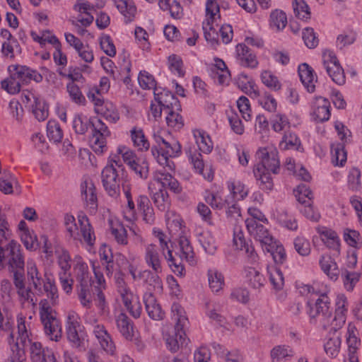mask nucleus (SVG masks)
I'll list each match as a JSON object with an SVG mask.
<instances>
[{"mask_svg":"<svg viewBox=\"0 0 362 362\" xmlns=\"http://www.w3.org/2000/svg\"><path fill=\"white\" fill-rule=\"evenodd\" d=\"M28 325L26 324L25 317L21 314L17 316V333L16 341H14V336L12 332L9 334L8 343L11 348V354L8 357L9 362H26V356L24 347L27 342L30 344L29 354L32 362H43L48 355L53 352L47 347H44L40 342L32 341L29 339Z\"/></svg>","mask_w":362,"mask_h":362,"instance_id":"obj_1","label":"nucleus"},{"mask_svg":"<svg viewBox=\"0 0 362 362\" xmlns=\"http://www.w3.org/2000/svg\"><path fill=\"white\" fill-rule=\"evenodd\" d=\"M47 296L49 299H42L39 303V314L46 334L52 341H58L62 335V325L53 308L58 302L57 288L47 286Z\"/></svg>","mask_w":362,"mask_h":362,"instance_id":"obj_2","label":"nucleus"},{"mask_svg":"<svg viewBox=\"0 0 362 362\" xmlns=\"http://www.w3.org/2000/svg\"><path fill=\"white\" fill-rule=\"evenodd\" d=\"M116 260L119 267V276L116 281L117 301L122 303L129 313L137 318L141 313V304L123 278L127 268L131 267V264L120 253L117 254Z\"/></svg>","mask_w":362,"mask_h":362,"instance_id":"obj_3","label":"nucleus"},{"mask_svg":"<svg viewBox=\"0 0 362 362\" xmlns=\"http://www.w3.org/2000/svg\"><path fill=\"white\" fill-rule=\"evenodd\" d=\"M103 126L100 120H98L95 124L92 123L87 117L81 115L76 116L73 120V128L77 134H84L88 128L93 127V135L90 142L93 151L98 156L103 152L105 147V135L107 133V127Z\"/></svg>","mask_w":362,"mask_h":362,"instance_id":"obj_4","label":"nucleus"},{"mask_svg":"<svg viewBox=\"0 0 362 362\" xmlns=\"http://www.w3.org/2000/svg\"><path fill=\"white\" fill-rule=\"evenodd\" d=\"M8 266L13 278L25 276V261L21 245L13 240L5 247H0V268Z\"/></svg>","mask_w":362,"mask_h":362,"instance_id":"obj_5","label":"nucleus"},{"mask_svg":"<svg viewBox=\"0 0 362 362\" xmlns=\"http://www.w3.org/2000/svg\"><path fill=\"white\" fill-rule=\"evenodd\" d=\"M301 293H316L318 298L314 303H308L307 313L311 323L317 322L322 325L327 324V317L331 313L330 300L325 293H318L315 288L310 285H304L301 287Z\"/></svg>","mask_w":362,"mask_h":362,"instance_id":"obj_6","label":"nucleus"},{"mask_svg":"<svg viewBox=\"0 0 362 362\" xmlns=\"http://www.w3.org/2000/svg\"><path fill=\"white\" fill-rule=\"evenodd\" d=\"M79 226L76 223L74 216L66 214L64 216V225L69 236L74 240L85 243L88 245H93L95 237L88 217L85 215L78 216Z\"/></svg>","mask_w":362,"mask_h":362,"instance_id":"obj_7","label":"nucleus"},{"mask_svg":"<svg viewBox=\"0 0 362 362\" xmlns=\"http://www.w3.org/2000/svg\"><path fill=\"white\" fill-rule=\"evenodd\" d=\"M280 170L279 160H261L253 170L259 188L270 191L273 188V182L270 173H278Z\"/></svg>","mask_w":362,"mask_h":362,"instance_id":"obj_8","label":"nucleus"},{"mask_svg":"<svg viewBox=\"0 0 362 362\" xmlns=\"http://www.w3.org/2000/svg\"><path fill=\"white\" fill-rule=\"evenodd\" d=\"M26 276L29 285L36 291L42 293V288L47 293V286L49 284L53 288H57L55 283L46 274L40 271L35 261L29 259L26 264Z\"/></svg>","mask_w":362,"mask_h":362,"instance_id":"obj_9","label":"nucleus"},{"mask_svg":"<svg viewBox=\"0 0 362 362\" xmlns=\"http://www.w3.org/2000/svg\"><path fill=\"white\" fill-rule=\"evenodd\" d=\"M347 311L348 301L346 296L342 294L337 296L334 317L330 313L327 317V324H322L321 326L330 331L337 332L344 325Z\"/></svg>","mask_w":362,"mask_h":362,"instance_id":"obj_10","label":"nucleus"},{"mask_svg":"<svg viewBox=\"0 0 362 362\" xmlns=\"http://www.w3.org/2000/svg\"><path fill=\"white\" fill-rule=\"evenodd\" d=\"M323 66L332 80L338 85L345 83L346 77L337 57L330 50H325L322 54Z\"/></svg>","mask_w":362,"mask_h":362,"instance_id":"obj_11","label":"nucleus"},{"mask_svg":"<svg viewBox=\"0 0 362 362\" xmlns=\"http://www.w3.org/2000/svg\"><path fill=\"white\" fill-rule=\"evenodd\" d=\"M195 144L186 150V153L189 158H199L204 155H208L213 149V144L210 137L205 135L201 131L194 132Z\"/></svg>","mask_w":362,"mask_h":362,"instance_id":"obj_12","label":"nucleus"},{"mask_svg":"<svg viewBox=\"0 0 362 362\" xmlns=\"http://www.w3.org/2000/svg\"><path fill=\"white\" fill-rule=\"evenodd\" d=\"M152 233L154 237L159 240V248L163 251V253L165 252V250H168V254L167 255H165V257L167 259L168 265L171 268L172 271L177 275L182 276L184 274L185 268L180 263H177L176 260L173 257V252L168 247V241L165 234L158 228H153Z\"/></svg>","mask_w":362,"mask_h":362,"instance_id":"obj_13","label":"nucleus"},{"mask_svg":"<svg viewBox=\"0 0 362 362\" xmlns=\"http://www.w3.org/2000/svg\"><path fill=\"white\" fill-rule=\"evenodd\" d=\"M163 255V251L156 244L149 243L144 246V259L145 263L153 272H162Z\"/></svg>","mask_w":362,"mask_h":362,"instance_id":"obj_14","label":"nucleus"},{"mask_svg":"<svg viewBox=\"0 0 362 362\" xmlns=\"http://www.w3.org/2000/svg\"><path fill=\"white\" fill-rule=\"evenodd\" d=\"M245 224L250 235L259 241L262 248L269 245L274 240L268 229L261 223H256L253 219H246Z\"/></svg>","mask_w":362,"mask_h":362,"instance_id":"obj_15","label":"nucleus"},{"mask_svg":"<svg viewBox=\"0 0 362 362\" xmlns=\"http://www.w3.org/2000/svg\"><path fill=\"white\" fill-rule=\"evenodd\" d=\"M74 275L77 282L76 287L92 286V279L88 266L81 256H76L74 259Z\"/></svg>","mask_w":362,"mask_h":362,"instance_id":"obj_16","label":"nucleus"},{"mask_svg":"<svg viewBox=\"0 0 362 362\" xmlns=\"http://www.w3.org/2000/svg\"><path fill=\"white\" fill-rule=\"evenodd\" d=\"M311 116L317 122L327 121L330 117V103L322 97H316L312 102Z\"/></svg>","mask_w":362,"mask_h":362,"instance_id":"obj_17","label":"nucleus"},{"mask_svg":"<svg viewBox=\"0 0 362 362\" xmlns=\"http://www.w3.org/2000/svg\"><path fill=\"white\" fill-rule=\"evenodd\" d=\"M131 61L129 59V54L124 49L119 54L117 66L118 81H122L127 86V89H130L131 86Z\"/></svg>","mask_w":362,"mask_h":362,"instance_id":"obj_18","label":"nucleus"},{"mask_svg":"<svg viewBox=\"0 0 362 362\" xmlns=\"http://www.w3.org/2000/svg\"><path fill=\"white\" fill-rule=\"evenodd\" d=\"M161 272H156L153 270L144 269L139 272V281H141L149 292L152 291L162 292L163 282L159 276Z\"/></svg>","mask_w":362,"mask_h":362,"instance_id":"obj_19","label":"nucleus"},{"mask_svg":"<svg viewBox=\"0 0 362 362\" xmlns=\"http://www.w3.org/2000/svg\"><path fill=\"white\" fill-rule=\"evenodd\" d=\"M81 196L86 202L91 213H95L98 208L95 188L92 180L85 179L81 185Z\"/></svg>","mask_w":362,"mask_h":362,"instance_id":"obj_20","label":"nucleus"},{"mask_svg":"<svg viewBox=\"0 0 362 362\" xmlns=\"http://www.w3.org/2000/svg\"><path fill=\"white\" fill-rule=\"evenodd\" d=\"M237 60L240 65L244 67L255 68L258 65L256 55L244 44L236 46Z\"/></svg>","mask_w":362,"mask_h":362,"instance_id":"obj_21","label":"nucleus"},{"mask_svg":"<svg viewBox=\"0 0 362 362\" xmlns=\"http://www.w3.org/2000/svg\"><path fill=\"white\" fill-rule=\"evenodd\" d=\"M153 94L155 100L160 106L163 107L164 110L169 108L180 110V102L170 91L165 89L159 91L158 88H155Z\"/></svg>","mask_w":362,"mask_h":362,"instance_id":"obj_22","label":"nucleus"},{"mask_svg":"<svg viewBox=\"0 0 362 362\" xmlns=\"http://www.w3.org/2000/svg\"><path fill=\"white\" fill-rule=\"evenodd\" d=\"M298 75L307 90L313 93L315 90V83L317 81L314 70L308 64L303 63L298 66Z\"/></svg>","mask_w":362,"mask_h":362,"instance_id":"obj_23","label":"nucleus"},{"mask_svg":"<svg viewBox=\"0 0 362 362\" xmlns=\"http://www.w3.org/2000/svg\"><path fill=\"white\" fill-rule=\"evenodd\" d=\"M316 230L320 235L322 241L329 248L339 252L340 240L334 230L325 226H317Z\"/></svg>","mask_w":362,"mask_h":362,"instance_id":"obj_24","label":"nucleus"},{"mask_svg":"<svg viewBox=\"0 0 362 362\" xmlns=\"http://www.w3.org/2000/svg\"><path fill=\"white\" fill-rule=\"evenodd\" d=\"M115 6L122 16L124 22H132L136 14V7L132 0H115Z\"/></svg>","mask_w":362,"mask_h":362,"instance_id":"obj_25","label":"nucleus"},{"mask_svg":"<svg viewBox=\"0 0 362 362\" xmlns=\"http://www.w3.org/2000/svg\"><path fill=\"white\" fill-rule=\"evenodd\" d=\"M144 302L148 316L156 320H162L164 317V312L160 305L157 303L152 292H146L144 295Z\"/></svg>","mask_w":362,"mask_h":362,"instance_id":"obj_26","label":"nucleus"},{"mask_svg":"<svg viewBox=\"0 0 362 362\" xmlns=\"http://www.w3.org/2000/svg\"><path fill=\"white\" fill-rule=\"evenodd\" d=\"M319 264L322 271L332 281H336L340 274L337 262L329 255H323L320 257Z\"/></svg>","mask_w":362,"mask_h":362,"instance_id":"obj_27","label":"nucleus"},{"mask_svg":"<svg viewBox=\"0 0 362 362\" xmlns=\"http://www.w3.org/2000/svg\"><path fill=\"white\" fill-rule=\"evenodd\" d=\"M93 333L101 348L107 353L112 355L113 350L112 337L110 334L107 333L105 327L103 325H93Z\"/></svg>","mask_w":362,"mask_h":362,"instance_id":"obj_28","label":"nucleus"},{"mask_svg":"<svg viewBox=\"0 0 362 362\" xmlns=\"http://www.w3.org/2000/svg\"><path fill=\"white\" fill-rule=\"evenodd\" d=\"M153 155L155 156V151L157 152V156H161L163 158H176L180 156L181 153V146L179 142L173 141V142H166L164 145L160 146V148L153 147Z\"/></svg>","mask_w":362,"mask_h":362,"instance_id":"obj_29","label":"nucleus"},{"mask_svg":"<svg viewBox=\"0 0 362 362\" xmlns=\"http://www.w3.org/2000/svg\"><path fill=\"white\" fill-rule=\"evenodd\" d=\"M166 226L173 235H180L183 231V221L180 216L173 211H168L165 214Z\"/></svg>","mask_w":362,"mask_h":362,"instance_id":"obj_30","label":"nucleus"},{"mask_svg":"<svg viewBox=\"0 0 362 362\" xmlns=\"http://www.w3.org/2000/svg\"><path fill=\"white\" fill-rule=\"evenodd\" d=\"M13 281L21 300L23 302L30 303L35 306L36 305V301L34 300V293L31 290L33 287L25 286V276L13 278Z\"/></svg>","mask_w":362,"mask_h":362,"instance_id":"obj_31","label":"nucleus"},{"mask_svg":"<svg viewBox=\"0 0 362 362\" xmlns=\"http://www.w3.org/2000/svg\"><path fill=\"white\" fill-rule=\"evenodd\" d=\"M155 177L163 187L169 188L174 193L180 194L182 192V187L180 183L170 173H164L161 170H158L156 174H155Z\"/></svg>","mask_w":362,"mask_h":362,"instance_id":"obj_32","label":"nucleus"},{"mask_svg":"<svg viewBox=\"0 0 362 362\" xmlns=\"http://www.w3.org/2000/svg\"><path fill=\"white\" fill-rule=\"evenodd\" d=\"M179 246L181 259H185L190 265H194L196 263L195 254L189 239L186 236H180Z\"/></svg>","mask_w":362,"mask_h":362,"instance_id":"obj_33","label":"nucleus"},{"mask_svg":"<svg viewBox=\"0 0 362 362\" xmlns=\"http://www.w3.org/2000/svg\"><path fill=\"white\" fill-rule=\"evenodd\" d=\"M152 186V183L148 185V190L154 204L160 211H164L168 210L170 206L168 192L163 189H160L158 192L153 193Z\"/></svg>","mask_w":362,"mask_h":362,"instance_id":"obj_34","label":"nucleus"},{"mask_svg":"<svg viewBox=\"0 0 362 362\" xmlns=\"http://www.w3.org/2000/svg\"><path fill=\"white\" fill-rule=\"evenodd\" d=\"M294 355L292 348L287 345L275 346L270 351L272 362H286Z\"/></svg>","mask_w":362,"mask_h":362,"instance_id":"obj_35","label":"nucleus"},{"mask_svg":"<svg viewBox=\"0 0 362 362\" xmlns=\"http://www.w3.org/2000/svg\"><path fill=\"white\" fill-rule=\"evenodd\" d=\"M245 272L246 282L252 288L260 290L264 286V277L255 268L248 267Z\"/></svg>","mask_w":362,"mask_h":362,"instance_id":"obj_36","label":"nucleus"},{"mask_svg":"<svg viewBox=\"0 0 362 362\" xmlns=\"http://www.w3.org/2000/svg\"><path fill=\"white\" fill-rule=\"evenodd\" d=\"M227 188L232 194L233 199H244L249 193L246 185L240 180H230L227 182Z\"/></svg>","mask_w":362,"mask_h":362,"instance_id":"obj_37","label":"nucleus"},{"mask_svg":"<svg viewBox=\"0 0 362 362\" xmlns=\"http://www.w3.org/2000/svg\"><path fill=\"white\" fill-rule=\"evenodd\" d=\"M263 250L271 254L276 264H283L286 259V254L283 245L276 239L273 240L269 245H267Z\"/></svg>","mask_w":362,"mask_h":362,"instance_id":"obj_38","label":"nucleus"},{"mask_svg":"<svg viewBox=\"0 0 362 362\" xmlns=\"http://www.w3.org/2000/svg\"><path fill=\"white\" fill-rule=\"evenodd\" d=\"M209 286L211 291L218 293L224 286V277L221 272L216 269H209L207 272Z\"/></svg>","mask_w":362,"mask_h":362,"instance_id":"obj_39","label":"nucleus"},{"mask_svg":"<svg viewBox=\"0 0 362 362\" xmlns=\"http://www.w3.org/2000/svg\"><path fill=\"white\" fill-rule=\"evenodd\" d=\"M301 147V144L297 135L293 132H286L279 142V148L281 150L298 151Z\"/></svg>","mask_w":362,"mask_h":362,"instance_id":"obj_40","label":"nucleus"},{"mask_svg":"<svg viewBox=\"0 0 362 362\" xmlns=\"http://www.w3.org/2000/svg\"><path fill=\"white\" fill-rule=\"evenodd\" d=\"M175 329L177 330L175 336H169L166 339L167 347L172 352H176L180 346L187 344V339L183 329H181L180 327Z\"/></svg>","mask_w":362,"mask_h":362,"instance_id":"obj_41","label":"nucleus"},{"mask_svg":"<svg viewBox=\"0 0 362 362\" xmlns=\"http://www.w3.org/2000/svg\"><path fill=\"white\" fill-rule=\"evenodd\" d=\"M274 216L277 221L284 227L291 230H297L298 223L296 218L289 215L286 210L281 209L276 210Z\"/></svg>","mask_w":362,"mask_h":362,"instance_id":"obj_42","label":"nucleus"},{"mask_svg":"<svg viewBox=\"0 0 362 362\" xmlns=\"http://www.w3.org/2000/svg\"><path fill=\"white\" fill-rule=\"evenodd\" d=\"M1 52L4 57L14 60L16 55L21 53V47L17 40L4 41L2 43Z\"/></svg>","mask_w":362,"mask_h":362,"instance_id":"obj_43","label":"nucleus"},{"mask_svg":"<svg viewBox=\"0 0 362 362\" xmlns=\"http://www.w3.org/2000/svg\"><path fill=\"white\" fill-rule=\"evenodd\" d=\"M199 242L204 250L210 255H214L217 250L216 240L211 232L204 231L199 235Z\"/></svg>","mask_w":362,"mask_h":362,"instance_id":"obj_44","label":"nucleus"},{"mask_svg":"<svg viewBox=\"0 0 362 362\" xmlns=\"http://www.w3.org/2000/svg\"><path fill=\"white\" fill-rule=\"evenodd\" d=\"M117 327L122 335L127 340H132L133 338V326L130 320L127 315L122 313L118 316Z\"/></svg>","mask_w":362,"mask_h":362,"instance_id":"obj_45","label":"nucleus"},{"mask_svg":"<svg viewBox=\"0 0 362 362\" xmlns=\"http://www.w3.org/2000/svg\"><path fill=\"white\" fill-rule=\"evenodd\" d=\"M341 343L340 336L337 334H334L324 344L326 354L332 358L337 357L340 351Z\"/></svg>","mask_w":362,"mask_h":362,"instance_id":"obj_46","label":"nucleus"},{"mask_svg":"<svg viewBox=\"0 0 362 362\" xmlns=\"http://www.w3.org/2000/svg\"><path fill=\"white\" fill-rule=\"evenodd\" d=\"M206 202L213 209H222L226 208V205L230 204V200L223 199L221 196V192H209L205 196Z\"/></svg>","mask_w":362,"mask_h":362,"instance_id":"obj_47","label":"nucleus"},{"mask_svg":"<svg viewBox=\"0 0 362 362\" xmlns=\"http://www.w3.org/2000/svg\"><path fill=\"white\" fill-rule=\"evenodd\" d=\"M173 318L176 322L175 329H183L188 323L184 308L177 303H174L171 307Z\"/></svg>","mask_w":362,"mask_h":362,"instance_id":"obj_48","label":"nucleus"},{"mask_svg":"<svg viewBox=\"0 0 362 362\" xmlns=\"http://www.w3.org/2000/svg\"><path fill=\"white\" fill-rule=\"evenodd\" d=\"M177 111L175 108H169L164 110L167 114L165 119L168 126L175 130H179L184 126L182 117Z\"/></svg>","mask_w":362,"mask_h":362,"instance_id":"obj_49","label":"nucleus"},{"mask_svg":"<svg viewBox=\"0 0 362 362\" xmlns=\"http://www.w3.org/2000/svg\"><path fill=\"white\" fill-rule=\"evenodd\" d=\"M132 140L135 147L139 151H147L150 144L146 139L143 131L140 129L134 128L131 130Z\"/></svg>","mask_w":362,"mask_h":362,"instance_id":"obj_50","label":"nucleus"},{"mask_svg":"<svg viewBox=\"0 0 362 362\" xmlns=\"http://www.w3.org/2000/svg\"><path fill=\"white\" fill-rule=\"evenodd\" d=\"M55 253L57 258V263L61 269L62 272H69L71 269V256L67 250L64 247H57Z\"/></svg>","mask_w":362,"mask_h":362,"instance_id":"obj_51","label":"nucleus"},{"mask_svg":"<svg viewBox=\"0 0 362 362\" xmlns=\"http://www.w3.org/2000/svg\"><path fill=\"white\" fill-rule=\"evenodd\" d=\"M287 25L286 13L279 9L273 11L270 14V25L276 30H282Z\"/></svg>","mask_w":362,"mask_h":362,"instance_id":"obj_52","label":"nucleus"},{"mask_svg":"<svg viewBox=\"0 0 362 362\" xmlns=\"http://www.w3.org/2000/svg\"><path fill=\"white\" fill-rule=\"evenodd\" d=\"M111 160L110 163L107 165V166L103 169L102 172V182L103 185L106 190V192L112 196L113 191V164L112 163Z\"/></svg>","mask_w":362,"mask_h":362,"instance_id":"obj_53","label":"nucleus"},{"mask_svg":"<svg viewBox=\"0 0 362 362\" xmlns=\"http://www.w3.org/2000/svg\"><path fill=\"white\" fill-rule=\"evenodd\" d=\"M47 134L49 140L54 143L60 142L63 138V131L55 120H49L47 124Z\"/></svg>","mask_w":362,"mask_h":362,"instance_id":"obj_54","label":"nucleus"},{"mask_svg":"<svg viewBox=\"0 0 362 362\" xmlns=\"http://www.w3.org/2000/svg\"><path fill=\"white\" fill-rule=\"evenodd\" d=\"M267 272L271 284L276 290H280L284 284V279L281 271L275 266L267 267Z\"/></svg>","mask_w":362,"mask_h":362,"instance_id":"obj_55","label":"nucleus"},{"mask_svg":"<svg viewBox=\"0 0 362 362\" xmlns=\"http://www.w3.org/2000/svg\"><path fill=\"white\" fill-rule=\"evenodd\" d=\"M129 167L141 178L146 179L148 175V163L146 160H125Z\"/></svg>","mask_w":362,"mask_h":362,"instance_id":"obj_56","label":"nucleus"},{"mask_svg":"<svg viewBox=\"0 0 362 362\" xmlns=\"http://www.w3.org/2000/svg\"><path fill=\"white\" fill-rule=\"evenodd\" d=\"M8 70L21 84L29 81L30 68L25 66L11 65L9 66Z\"/></svg>","mask_w":362,"mask_h":362,"instance_id":"obj_57","label":"nucleus"},{"mask_svg":"<svg viewBox=\"0 0 362 362\" xmlns=\"http://www.w3.org/2000/svg\"><path fill=\"white\" fill-rule=\"evenodd\" d=\"M66 91L72 102L78 105H85L86 98L79 87L73 82L66 84Z\"/></svg>","mask_w":362,"mask_h":362,"instance_id":"obj_58","label":"nucleus"},{"mask_svg":"<svg viewBox=\"0 0 362 362\" xmlns=\"http://www.w3.org/2000/svg\"><path fill=\"white\" fill-rule=\"evenodd\" d=\"M100 260L103 264H106L107 274H112L113 253L110 246L105 244L102 245L99 250Z\"/></svg>","mask_w":362,"mask_h":362,"instance_id":"obj_59","label":"nucleus"},{"mask_svg":"<svg viewBox=\"0 0 362 362\" xmlns=\"http://www.w3.org/2000/svg\"><path fill=\"white\" fill-rule=\"evenodd\" d=\"M32 112L38 121L45 120L49 115L48 107L40 98L35 103L31 105Z\"/></svg>","mask_w":362,"mask_h":362,"instance_id":"obj_60","label":"nucleus"},{"mask_svg":"<svg viewBox=\"0 0 362 362\" xmlns=\"http://www.w3.org/2000/svg\"><path fill=\"white\" fill-rule=\"evenodd\" d=\"M296 251L303 257L308 256L311 252L310 241L303 236H297L293 241Z\"/></svg>","mask_w":362,"mask_h":362,"instance_id":"obj_61","label":"nucleus"},{"mask_svg":"<svg viewBox=\"0 0 362 362\" xmlns=\"http://www.w3.org/2000/svg\"><path fill=\"white\" fill-rule=\"evenodd\" d=\"M261 80L267 87L273 90L276 91L281 89V84L278 78L269 71L262 72Z\"/></svg>","mask_w":362,"mask_h":362,"instance_id":"obj_62","label":"nucleus"},{"mask_svg":"<svg viewBox=\"0 0 362 362\" xmlns=\"http://www.w3.org/2000/svg\"><path fill=\"white\" fill-rule=\"evenodd\" d=\"M344 239L351 247L358 248L362 245V240L360 233L355 230L346 228L344 231Z\"/></svg>","mask_w":362,"mask_h":362,"instance_id":"obj_63","label":"nucleus"},{"mask_svg":"<svg viewBox=\"0 0 362 362\" xmlns=\"http://www.w3.org/2000/svg\"><path fill=\"white\" fill-rule=\"evenodd\" d=\"M271 122L272 129L276 132L284 131L290 127V122L288 117L281 113L274 115Z\"/></svg>","mask_w":362,"mask_h":362,"instance_id":"obj_64","label":"nucleus"}]
</instances>
